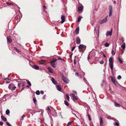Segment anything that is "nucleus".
<instances>
[{"mask_svg": "<svg viewBox=\"0 0 126 126\" xmlns=\"http://www.w3.org/2000/svg\"><path fill=\"white\" fill-rule=\"evenodd\" d=\"M109 65L110 68L112 70L113 69V58L112 57H110L109 59Z\"/></svg>", "mask_w": 126, "mask_h": 126, "instance_id": "obj_1", "label": "nucleus"}, {"mask_svg": "<svg viewBox=\"0 0 126 126\" xmlns=\"http://www.w3.org/2000/svg\"><path fill=\"white\" fill-rule=\"evenodd\" d=\"M8 88L10 89L12 91L15 90L16 88L15 85L13 83L10 84L8 86Z\"/></svg>", "mask_w": 126, "mask_h": 126, "instance_id": "obj_2", "label": "nucleus"}, {"mask_svg": "<svg viewBox=\"0 0 126 126\" xmlns=\"http://www.w3.org/2000/svg\"><path fill=\"white\" fill-rule=\"evenodd\" d=\"M112 5H110L109 6V16L110 17L112 16Z\"/></svg>", "mask_w": 126, "mask_h": 126, "instance_id": "obj_3", "label": "nucleus"}, {"mask_svg": "<svg viewBox=\"0 0 126 126\" xmlns=\"http://www.w3.org/2000/svg\"><path fill=\"white\" fill-rule=\"evenodd\" d=\"M62 79L63 81L66 83H68L69 82V80L68 79L64 76L62 77Z\"/></svg>", "mask_w": 126, "mask_h": 126, "instance_id": "obj_4", "label": "nucleus"}, {"mask_svg": "<svg viewBox=\"0 0 126 126\" xmlns=\"http://www.w3.org/2000/svg\"><path fill=\"white\" fill-rule=\"evenodd\" d=\"M112 29H111L110 31H107L106 33V36H111L112 35Z\"/></svg>", "mask_w": 126, "mask_h": 126, "instance_id": "obj_5", "label": "nucleus"}, {"mask_svg": "<svg viewBox=\"0 0 126 126\" xmlns=\"http://www.w3.org/2000/svg\"><path fill=\"white\" fill-rule=\"evenodd\" d=\"M61 19L62 20L61 22L62 23H63L65 21V16L64 14L61 16Z\"/></svg>", "mask_w": 126, "mask_h": 126, "instance_id": "obj_6", "label": "nucleus"}, {"mask_svg": "<svg viewBox=\"0 0 126 126\" xmlns=\"http://www.w3.org/2000/svg\"><path fill=\"white\" fill-rule=\"evenodd\" d=\"M108 16H107L106 17H105V18H104L103 19H102L100 21V23L101 24H102L103 23L106 22L107 21V17Z\"/></svg>", "mask_w": 126, "mask_h": 126, "instance_id": "obj_7", "label": "nucleus"}, {"mask_svg": "<svg viewBox=\"0 0 126 126\" xmlns=\"http://www.w3.org/2000/svg\"><path fill=\"white\" fill-rule=\"evenodd\" d=\"M84 45H83L80 44V45H79V47H78L79 48V49H83V48H84V50H83V51H84L85 50V49H86V47H85L86 46H85V47H84Z\"/></svg>", "mask_w": 126, "mask_h": 126, "instance_id": "obj_8", "label": "nucleus"}, {"mask_svg": "<svg viewBox=\"0 0 126 126\" xmlns=\"http://www.w3.org/2000/svg\"><path fill=\"white\" fill-rule=\"evenodd\" d=\"M70 96L73 98V100L76 101L78 100V98L76 97L75 95L74 94H71Z\"/></svg>", "mask_w": 126, "mask_h": 126, "instance_id": "obj_9", "label": "nucleus"}, {"mask_svg": "<svg viewBox=\"0 0 126 126\" xmlns=\"http://www.w3.org/2000/svg\"><path fill=\"white\" fill-rule=\"evenodd\" d=\"M83 9V6L81 5V6H79L78 7V10L79 11H82V10Z\"/></svg>", "mask_w": 126, "mask_h": 126, "instance_id": "obj_10", "label": "nucleus"}, {"mask_svg": "<svg viewBox=\"0 0 126 126\" xmlns=\"http://www.w3.org/2000/svg\"><path fill=\"white\" fill-rule=\"evenodd\" d=\"M111 81L113 82V83H114L115 85H117V82L114 78L111 77Z\"/></svg>", "mask_w": 126, "mask_h": 126, "instance_id": "obj_11", "label": "nucleus"}, {"mask_svg": "<svg viewBox=\"0 0 126 126\" xmlns=\"http://www.w3.org/2000/svg\"><path fill=\"white\" fill-rule=\"evenodd\" d=\"M39 63L40 64L46 65V63L45 60H42L39 61Z\"/></svg>", "mask_w": 126, "mask_h": 126, "instance_id": "obj_12", "label": "nucleus"}, {"mask_svg": "<svg viewBox=\"0 0 126 126\" xmlns=\"http://www.w3.org/2000/svg\"><path fill=\"white\" fill-rule=\"evenodd\" d=\"M76 43L77 44H80V40L79 37H77L76 38Z\"/></svg>", "mask_w": 126, "mask_h": 126, "instance_id": "obj_13", "label": "nucleus"}, {"mask_svg": "<svg viewBox=\"0 0 126 126\" xmlns=\"http://www.w3.org/2000/svg\"><path fill=\"white\" fill-rule=\"evenodd\" d=\"M8 42L9 43H11L12 42V40L11 36H8L7 38Z\"/></svg>", "mask_w": 126, "mask_h": 126, "instance_id": "obj_14", "label": "nucleus"}, {"mask_svg": "<svg viewBox=\"0 0 126 126\" xmlns=\"http://www.w3.org/2000/svg\"><path fill=\"white\" fill-rule=\"evenodd\" d=\"M100 122V126H102L103 124V120L102 118V117H100V118L99 119Z\"/></svg>", "mask_w": 126, "mask_h": 126, "instance_id": "obj_15", "label": "nucleus"}, {"mask_svg": "<svg viewBox=\"0 0 126 126\" xmlns=\"http://www.w3.org/2000/svg\"><path fill=\"white\" fill-rule=\"evenodd\" d=\"M79 27H78L75 30L76 34H78L79 33Z\"/></svg>", "mask_w": 126, "mask_h": 126, "instance_id": "obj_16", "label": "nucleus"}, {"mask_svg": "<svg viewBox=\"0 0 126 126\" xmlns=\"http://www.w3.org/2000/svg\"><path fill=\"white\" fill-rule=\"evenodd\" d=\"M51 80L52 82L54 84H56L57 83V81L55 80L54 78L53 77L52 78Z\"/></svg>", "mask_w": 126, "mask_h": 126, "instance_id": "obj_17", "label": "nucleus"}, {"mask_svg": "<svg viewBox=\"0 0 126 126\" xmlns=\"http://www.w3.org/2000/svg\"><path fill=\"white\" fill-rule=\"evenodd\" d=\"M50 64L51 66L54 68H55L56 67V65L53 62H51L50 63Z\"/></svg>", "mask_w": 126, "mask_h": 126, "instance_id": "obj_18", "label": "nucleus"}, {"mask_svg": "<svg viewBox=\"0 0 126 126\" xmlns=\"http://www.w3.org/2000/svg\"><path fill=\"white\" fill-rule=\"evenodd\" d=\"M47 69L49 70V72H50L51 73H53V72L52 71V69L51 68V67H48L47 68Z\"/></svg>", "mask_w": 126, "mask_h": 126, "instance_id": "obj_19", "label": "nucleus"}, {"mask_svg": "<svg viewBox=\"0 0 126 126\" xmlns=\"http://www.w3.org/2000/svg\"><path fill=\"white\" fill-rule=\"evenodd\" d=\"M33 67L36 70L38 69L39 68V66L36 65H33Z\"/></svg>", "mask_w": 126, "mask_h": 126, "instance_id": "obj_20", "label": "nucleus"}, {"mask_svg": "<svg viewBox=\"0 0 126 126\" xmlns=\"http://www.w3.org/2000/svg\"><path fill=\"white\" fill-rule=\"evenodd\" d=\"M121 47L123 48V49H124L126 47V44L125 43H124L121 46Z\"/></svg>", "mask_w": 126, "mask_h": 126, "instance_id": "obj_21", "label": "nucleus"}, {"mask_svg": "<svg viewBox=\"0 0 126 126\" xmlns=\"http://www.w3.org/2000/svg\"><path fill=\"white\" fill-rule=\"evenodd\" d=\"M56 88L59 91H60L61 90V89L60 86L59 85H57L56 86Z\"/></svg>", "mask_w": 126, "mask_h": 126, "instance_id": "obj_22", "label": "nucleus"}, {"mask_svg": "<svg viewBox=\"0 0 126 126\" xmlns=\"http://www.w3.org/2000/svg\"><path fill=\"white\" fill-rule=\"evenodd\" d=\"M18 86L19 87H20L21 85L22 82V81H18Z\"/></svg>", "mask_w": 126, "mask_h": 126, "instance_id": "obj_23", "label": "nucleus"}, {"mask_svg": "<svg viewBox=\"0 0 126 126\" xmlns=\"http://www.w3.org/2000/svg\"><path fill=\"white\" fill-rule=\"evenodd\" d=\"M114 104L115 106L116 107H119L120 106V105L119 104L117 103L116 102H114Z\"/></svg>", "mask_w": 126, "mask_h": 126, "instance_id": "obj_24", "label": "nucleus"}, {"mask_svg": "<svg viewBox=\"0 0 126 126\" xmlns=\"http://www.w3.org/2000/svg\"><path fill=\"white\" fill-rule=\"evenodd\" d=\"M1 118L4 121H7V119L5 117H4L3 116H1Z\"/></svg>", "mask_w": 126, "mask_h": 126, "instance_id": "obj_25", "label": "nucleus"}, {"mask_svg": "<svg viewBox=\"0 0 126 126\" xmlns=\"http://www.w3.org/2000/svg\"><path fill=\"white\" fill-rule=\"evenodd\" d=\"M10 111L8 109L6 111V114L7 115H8L10 113Z\"/></svg>", "mask_w": 126, "mask_h": 126, "instance_id": "obj_26", "label": "nucleus"}, {"mask_svg": "<svg viewBox=\"0 0 126 126\" xmlns=\"http://www.w3.org/2000/svg\"><path fill=\"white\" fill-rule=\"evenodd\" d=\"M117 59H118V61H119V62H120V64H121L122 63V62H123V61H122L121 60V59L119 58H117Z\"/></svg>", "mask_w": 126, "mask_h": 126, "instance_id": "obj_27", "label": "nucleus"}, {"mask_svg": "<svg viewBox=\"0 0 126 126\" xmlns=\"http://www.w3.org/2000/svg\"><path fill=\"white\" fill-rule=\"evenodd\" d=\"M81 16H79L78 17V20L77 21L78 22H79L80 21L81 19Z\"/></svg>", "mask_w": 126, "mask_h": 126, "instance_id": "obj_28", "label": "nucleus"}, {"mask_svg": "<svg viewBox=\"0 0 126 126\" xmlns=\"http://www.w3.org/2000/svg\"><path fill=\"white\" fill-rule=\"evenodd\" d=\"M109 44L107 42H106L104 44V46L106 47H109Z\"/></svg>", "mask_w": 126, "mask_h": 126, "instance_id": "obj_29", "label": "nucleus"}, {"mask_svg": "<svg viewBox=\"0 0 126 126\" xmlns=\"http://www.w3.org/2000/svg\"><path fill=\"white\" fill-rule=\"evenodd\" d=\"M113 124L115 126H118L119 125V123H118L117 122H114L113 123Z\"/></svg>", "mask_w": 126, "mask_h": 126, "instance_id": "obj_30", "label": "nucleus"}, {"mask_svg": "<svg viewBox=\"0 0 126 126\" xmlns=\"http://www.w3.org/2000/svg\"><path fill=\"white\" fill-rule=\"evenodd\" d=\"M64 104H65L67 106H68L69 105V103H68V102L66 101H64Z\"/></svg>", "mask_w": 126, "mask_h": 126, "instance_id": "obj_31", "label": "nucleus"}, {"mask_svg": "<svg viewBox=\"0 0 126 126\" xmlns=\"http://www.w3.org/2000/svg\"><path fill=\"white\" fill-rule=\"evenodd\" d=\"M73 122V121H71V122H69L67 124V126H69Z\"/></svg>", "mask_w": 126, "mask_h": 126, "instance_id": "obj_32", "label": "nucleus"}, {"mask_svg": "<svg viewBox=\"0 0 126 126\" xmlns=\"http://www.w3.org/2000/svg\"><path fill=\"white\" fill-rule=\"evenodd\" d=\"M65 96H66V98L69 101V96L68 94H66L65 95Z\"/></svg>", "mask_w": 126, "mask_h": 126, "instance_id": "obj_33", "label": "nucleus"}, {"mask_svg": "<svg viewBox=\"0 0 126 126\" xmlns=\"http://www.w3.org/2000/svg\"><path fill=\"white\" fill-rule=\"evenodd\" d=\"M40 92L39 91L37 90L36 92V94L37 95H39L40 94Z\"/></svg>", "mask_w": 126, "mask_h": 126, "instance_id": "obj_34", "label": "nucleus"}, {"mask_svg": "<svg viewBox=\"0 0 126 126\" xmlns=\"http://www.w3.org/2000/svg\"><path fill=\"white\" fill-rule=\"evenodd\" d=\"M33 102L34 103H36L37 102V100L35 98H33Z\"/></svg>", "mask_w": 126, "mask_h": 126, "instance_id": "obj_35", "label": "nucleus"}, {"mask_svg": "<svg viewBox=\"0 0 126 126\" xmlns=\"http://www.w3.org/2000/svg\"><path fill=\"white\" fill-rule=\"evenodd\" d=\"M25 85V84L24 83H23L22 85V91L24 89V86Z\"/></svg>", "mask_w": 126, "mask_h": 126, "instance_id": "obj_36", "label": "nucleus"}, {"mask_svg": "<svg viewBox=\"0 0 126 126\" xmlns=\"http://www.w3.org/2000/svg\"><path fill=\"white\" fill-rule=\"evenodd\" d=\"M27 83L30 86H31V84L30 82L28 80H27Z\"/></svg>", "mask_w": 126, "mask_h": 126, "instance_id": "obj_37", "label": "nucleus"}, {"mask_svg": "<svg viewBox=\"0 0 126 126\" xmlns=\"http://www.w3.org/2000/svg\"><path fill=\"white\" fill-rule=\"evenodd\" d=\"M88 118L89 119V120L90 121L91 120V118L89 114H88Z\"/></svg>", "mask_w": 126, "mask_h": 126, "instance_id": "obj_38", "label": "nucleus"}, {"mask_svg": "<svg viewBox=\"0 0 126 126\" xmlns=\"http://www.w3.org/2000/svg\"><path fill=\"white\" fill-rule=\"evenodd\" d=\"M111 54L113 55H114L115 54V53L114 51L112 50L111 51Z\"/></svg>", "mask_w": 126, "mask_h": 126, "instance_id": "obj_39", "label": "nucleus"}, {"mask_svg": "<svg viewBox=\"0 0 126 126\" xmlns=\"http://www.w3.org/2000/svg\"><path fill=\"white\" fill-rule=\"evenodd\" d=\"M117 78L118 79H121V76L119 75L118 76Z\"/></svg>", "mask_w": 126, "mask_h": 126, "instance_id": "obj_40", "label": "nucleus"}, {"mask_svg": "<svg viewBox=\"0 0 126 126\" xmlns=\"http://www.w3.org/2000/svg\"><path fill=\"white\" fill-rule=\"evenodd\" d=\"M58 60H62L64 61V60L63 59H62V58H60V57H58Z\"/></svg>", "mask_w": 126, "mask_h": 126, "instance_id": "obj_41", "label": "nucleus"}, {"mask_svg": "<svg viewBox=\"0 0 126 126\" xmlns=\"http://www.w3.org/2000/svg\"><path fill=\"white\" fill-rule=\"evenodd\" d=\"M14 49L15 50H16L17 52H20V51L18 50L17 49L16 47H14Z\"/></svg>", "mask_w": 126, "mask_h": 126, "instance_id": "obj_42", "label": "nucleus"}, {"mask_svg": "<svg viewBox=\"0 0 126 126\" xmlns=\"http://www.w3.org/2000/svg\"><path fill=\"white\" fill-rule=\"evenodd\" d=\"M100 63L101 64H102L104 63V62L103 60H102L100 62Z\"/></svg>", "mask_w": 126, "mask_h": 126, "instance_id": "obj_43", "label": "nucleus"}, {"mask_svg": "<svg viewBox=\"0 0 126 126\" xmlns=\"http://www.w3.org/2000/svg\"><path fill=\"white\" fill-rule=\"evenodd\" d=\"M3 124V123L1 121H0V125L2 126Z\"/></svg>", "mask_w": 126, "mask_h": 126, "instance_id": "obj_44", "label": "nucleus"}, {"mask_svg": "<svg viewBox=\"0 0 126 126\" xmlns=\"http://www.w3.org/2000/svg\"><path fill=\"white\" fill-rule=\"evenodd\" d=\"M41 94H44V92L43 91H40Z\"/></svg>", "mask_w": 126, "mask_h": 126, "instance_id": "obj_45", "label": "nucleus"}, {"mask_svg": "<svg viewBox=\"0 0 126 126\" xmlns=\"http://www.w3.org/2000/svg\"><path fill=\"white\" fill-rule=\"evenodd\" d=\"M90 54H89V55H88V57H87V59H88V60H89L90 58Z\"/></svg>", "mask_w": 126, "mask_h": 126, "instance_id": "obj_46", "label": "nucleus"}, {"mask_svg": "<svg viewBox=\"0 0 126 126\" xmlns=\"http://www.w3.org/2000/svg\"><path fill=\"white\" fill-rule=\"evenodd\" d=\"M75 47H73L72 48V49H71V51H73L74 50V49H75Z\"/></svg>", "mask_w": 126, "mask_h": 126, "instance_id": "obj_47", "label": "nucleus"}, {"mask_svg": "<svg viewBox=\"0 0 126 126\" xmlns=\"http://www.w3.org/2000/svg\"><path fill=\"white\" fill-rule=\"evenodd\" d=\"M25 116H24V115H23V116H22V117H21V118H22V119H21V120H23V119L24 118V117H25Z\"/></svg>", "mask_w": 126, "mask_h": 126, "instance_id": "obj_48", "label": "nucleus"}, {"mask_svg": "<svg viewBox=\"0 0 126 126\" xmlns=\"http://www.w3.org/2000/svg\"><path fill=\"white\" fill-rule=\"evenodd\" d=\"M72 92H73L74 93H75L76 94H77V93L75 91H73Z\"/></svg>", "mask_w": 126, "mask_h": 126, "instance_id": "obj_49", "label": "nucleus"}, {"mask_svg": "<svg viewBox=\"0 0 126 126\" xmlns=\"http://www.w3.org/2000/svg\"><path fill=\"white\" fill-rule=\"evenodd\" d=\"M57 60L55 59L53 60V61L52 62H54V63H55V62H56L57 61Z\"/></svg>", "mask_w": 126, "mask_h": 126, "instance_id": "obj_50", "label": "nucleus"}, {"mask_svg": "<svg viewBox=\"0 0 126 126\" xmlns=\"http://www.w3.org/2000/svg\"><path fill=\"white\" fill-rule=\"evenodd\" d=\"M6 83H10V81H8L6 80Z\"/></svg>", "mask_w": 126, "mask_h": 126, "instance_id": "obj_51", "label": "nucleus"}, {"mask_svg": "<svg viewBox=\"0 0 126 126\" xmlns=\"http://www.w3.org/2000/svg\"><path fill=\"white\" fill-rule=\"evenodd\" d=\"M75 75H77V76H78V72H76L75 73Z\"/></svg>", "mask_w": 126, "mask_h": 126, "instance_id": "obj_52", "label": "nucleus"}, {"mask_svg": "<svg viewBox=\"0 0 126 126\" xmlns=\"http://www.w3.org/2000/svg\"><path fill=\"white\" fill-rule=\"evenodd\" d=\"M104 85V83H102L101 84V85L102 87Z\"/></svg>", "mask_w": 126, "mask_h": 126, "instance_id": "obj_53", "label": "nucleus"}, {"mask_svg": "<svg viewBox=\"0 0 126 126\" xmlns=\"http://www.w3.org/2000/svg\"><path fill=\"white\" fill-rule=\"evenodd\" d=\"M103 56L104 57L106 58V57L105 55V54H103Z\"/></svg>", "mask_w": 126, "mask_h": 126, "instance_id": "obj_54", "label": "nucleus"}, {"mask_svg": "<svg viewBox=\"0 0 126 126\" xmlns=\"http://www.w3.org/2000/svg\"><path fill=\"white\" fill-rule=\"evenodd\" d=\"M113 3L114 4H115L116 3V2L115 1H114L113 2Z\"/></svg>", "mask_w": 126, "mask_h": 126, "instance_id": "obj_55", "label": "nucleus"}, {"mask_svg": "<svg viewBox=\"0 0 126 126\" xmlns=\"http://www.w3.org/2000/svg\"><path fill=\"white\" fill-rule=\"evenodd\" d=\"M73 54V53L72 54H71V55H70V57L71 58V57H72V55Z\"/></svg>", "mask_w": 126, "mask_h": 126, "instance_id": "obj_56", "label": "nucleus"}, {"mask_svg": "<svg viewBox=\"0 0 126 126\" xmlns=\"http://www.w3.org/2000/svg\"><path fill=\"white\" fill-rule=\"evenodd\" d=\"M74 64H75L76 63V62L75 61V59L74 60Z\"/></svg>", "mask_w": 126, "mask_h": 126, "instance_id": "obj_57", "label": "nucleus"}, {"mask_svg": "<svg viewBox=\"0 0 126 126\" xmlns=\"http://www.w3.org/2000/svg\"><path fill=\"white\" fill-rule=\"evenodd\" d=\"M46 6H43V8H44V9H46Z\"/></svg>", "mask_w": 126, "mask_h": 126, "instance_id": "obj_58", "label": "nucleus"}, {"mask_svg": "<svg viewBox=\"0 0 126 126\" xmlns=\"http://www.w3.org/2000/svg\"><path fill=\"white\" fill-rule=\"evenodd\" d=\"M47 109H48V110H50V109L49 108V107H47Z\"/></svg>", "mask_w": 126, "mask_h": 126, "instance_id": "obj_59", "label": "nucleus"}, {"mask_svg": "<svg viewBox=\"0 0 126 126\" xmlns=\"http://www.w3.org/2000/svg\"><path fill=\"white\" fill-rule=\"evenodd\" d=\"M72 114L74 115L76 117H77V116H76V114H74V113H72Z\"/></svg>", "mask_w": 126, "mask_h": 126, "instance_id": "obj_60", "label": "nucleus"}, {"mask_svg": "<svg viewBox=\"0 0 126 126\" xmlns=\"http://www.w3.org/2000/svg\"><path fill=\"white\" fill-rule=\"evenodd\" d=\"M5 79V80H6V79H8V80H10V79H9V78L8 79V78H6V79Z\"/></svg>", "mask_w": 126, "mask_h": 126, "instance_id": "obj_61", "label": "nucleus"}, {"mask_svg": "<svg viewBox=\"0 0 126 126\" xmlns=\"http://www.w3.org/2000/svg\"><path fill=\"white\" fill-rule=\"evenodd\" d=\"M43 99H45V96H44L43 97Z\"/></svg>", "mask_w": 126, "mask_h": 126, "instance_id": "obj_62", "label": "nucleus"}, {"mask_svg": "<svg viewBox=\"0 0 126 126\" xmlns=\"http://www.w3.org/2000/svg\"><path fill=\"white\" fill-rule=\"evenodd\" d=\"M84 81H85V80H86L85 78L84 77Z\"/></svg>", "mask_w": 126, "mask_h": 126, "instance_id": "obj_63", "label": "nucleus"}, {"mask_svg": "<svg viewBox=\"0 0 126 126\" xmlns=\"http://www.w3.org/2000/svg\"><path fill=\"white\" fill-rule=\"evenodd\" d=\"M26 87L28 88H29V86L28 85H27V86Z\"/></svg>", "mask_w": 126, "mask_h": 126, "instance_id": "obj_64", "label": "nucleus"}]
</instances>
